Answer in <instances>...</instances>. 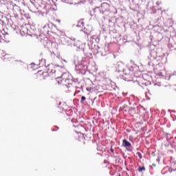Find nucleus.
Listing matches in <instances>:
<instances>
[{
    "label": "nucleus",
    "mask_w": 176,
    "mask_h": 176,
    "mask_svg": "<svg viewBox=\"0 0 176 176\" xmlns=\"http://www.w3.org/2000/svg\"><path fill=\"white\" fill-rule=\"evenodd\" d=\"M152 155H155V153H153Z\"/></svg>",
    "instance_id": "obj_11"
},
{
    "label": "nucleus",
    "mask_w": 176,
    "mask_h": 176,
    "mask_svg": "<svg viewBox=\"0 0 176 176\" xmlns=\"http://www.w3.org/2000/svg\"><path fill=\"white\" fill-rule=\"evenodd\" d=\"M79 141H85V140H86V138H85V134H80V136H79V138H78Z\"/></svg>",
    "instance_id": "obj_4"
},
{
    "label": "nucleus",
    "mask_w": 176,
    "mask_h": 176,
    "mask_svg": "<svg viewBox=\"0 0 176 176\" xmlns=\"http://www.w3.org/2000/svg\"><path fill=\"white\" fill-rule=\"evenodd\" d=\"M48 75H54L56 79H58L60 78V76L58 75V73L60 71L57 69V66L54 65H48L47 72Z\"/></svg>",
    "instance_id": "obj_1"
},
{
    "label": "nucleus",
    "mask_w": 176,
    "mask_h": 176,
    "mask_svg": "<svg viewBox=\"0 0 176 176\" xmlns=\"http://www.w3.org/2000/svg\"><path fill=\"white\" fill-rule=\"evenodd\" d=\"M153 166H156L155 164H153Z\"/></svg>",
    "instance_id": "obj_12"
},
{
    "label": "nucleus",
    "mask_w": 176,
    "mask_h": 176,
    "mask_svg": "<svg viewBox=\"0 0 176 176\" xmlns=\"http://www.w3.org/2000/svg\"><path fill=\"white\" fill-rule=\"evenodd\" d=\"M110 151L113 153V148H112V146H111Z\"/></svg>",
    "instance_id": "obj_9"
},
{
    "label": "nucleus",
    "mask_w": 176,
    "mask_h": 176,
    "mask_svg": "<svg viewBox=\"0 0 176 176\" xmlns=\"http://www.w3.org/2000/svg\"><path fill=\"white\" fill-rule=\"evenodd\" d=\"M122 146H124L125 148H130V146H131V143H130L129 141L124 139L122 141Z\"/></svg>",
    "instance_id": "obj_3"
},
{
    "label": "nucleus",
    "mask_w": 176,
    "mask_h": 176,
    "mask_svg": "<svg viewBox=\"0 0 176 176\" xmlns=\"http://www.w3.org/2000/svg\"><path fill=\"white\" fill-rule=\"evenodd\" d=\"M85 100H86V97L82 96L80 100V103L83 104V102H85Z\"/></svg>",
    "instance_id": "obj_6"
},
{
    "label": "nucleus",
    "mask_w": 176,
    "mask_h": 176,
    "mask_svg": "<svg viewBox=\"0 0 176 176\" xmlns=\"http://www.w3.org/2000/svg\"><path fill=\"white\" fill-rule=\"evenodd\" d=\"M138 155L140 159H142V155L141 154V153L138 152Z\"/></svg>",
    "instance_id": "obj_8"
},
{
    "label": "nucleus",
    "mask_w": 176,
    "mask_h": 176,
    "mask_svg": "<svg viewBox=\"0 0 176 176\" xmlns=\"http://www.w3.org/2000/svg\"><path fill=\"white\" fill-rule=\"evenodd\" d=\"M36 79H39V80H43L49 78V73L40 70L36 74Z\"/></svg>",
    "instance_id": "obj_2"
},
{
    "label": "nucleus",
    "mask_w": 176,
    "mask_h": 176,
    "mask_svg": "<svg viewBox=\"0 0 176 176\" xmlns=\"http://www.w3.org/2000/svg\"><path fill=\"white\" fill-rule=\"evenodd\" d=\"M138 171L139 173H142V171H145V166L139 167Z\"/></svg>",
    "instance_id": "obj_5"
},
{
    "label": "nucleus",
    "mask_w": 176,
    "mask_h": 176,
    "mask_svg": "<svg viewBox=\"0 0 176 176\" xmlns=\"http://www.w3.org/2000/svg\"><path fill=\"white\" fill-rule=\"evenodd\" d=\"M6 58H8V59H9V58H10V55H9V54H6L5 56H4V60H6Z\"/></svg>",
    "instance_id": "obj_7"
},
{
    "label": "nucleus",
    "mask_w": 176,
    "mask_h": 176,
    "mask_svg": "<svg viewBox=\"0 0 176 176\" xmlns=\"http://www.w3.org/2000/svg\"><path fill=\"white\" fill-rule=\"evenodd\" d=\"M152 155H155V153H153Z\"/></svg>",
    "instance_id": "obj_10"
}]
</instances>
